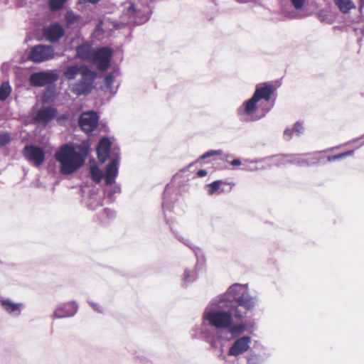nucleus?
Here are the masks:
<instances>
[{
	"mask_svg": "<svg viewBox=\"0 0 364 364\" xmlns=\"http://www.w3.org/2000/svg\"><path fill=\"white\" fill-rule=\"evenodd\" d=\"M250 309L248 284H235L212 301L204 311L203 318L218 330L220 340L229 341L240 336L246 329L242 322L233 323L232 318L241 320Z\"/></svg>",
	"mask_w": 364,
	"mask_h": 364,
	"instance_id": "obj_1",
	"label": "nucleus"
},
{
	"mask_svg": "<svg viewBox=\"0 0 364 364\" xmlns=\"http://www.w3.org/2000/svg\"><path fill=\"white\" fill-rule=\"evenodd\" d=\"M276 87L270 83L256 85L252 96V121L263 117L274 106L276 100Z\"/></svg>",
	"mask_w": 364,
	"mask_h": 364,
	"instance_id": "obj_2",
	"label": "nucleus"
},
{
	"mask_svg": "<svg viewBox=\"0 0 364 364\" xmlns=\"http://www.w3.org/2000/svg\"><path fill=\"white\" fill-rule=\"evenodd\" d=\"M86 152H79L68 144L63 145L55 154V160L60 164V172L70 175L84 164Z\"/></svg>",
	"mask_w": 364,
	"mask_h": 364,
	"instance_id": "obj_3",
	"label": "nucleus"
},
{
	"mask_svg": "<svg viewBox=\"0 0 364 364\" xmlns=\"http://www.w3.org/2000/svg\"><path fill=\"white\" fill-rule=\"evenodd\" d=\"M95 79V73L91 70L82 73L77 80L68 82L69 90L77 96L87 95L92 91Z\"/></svg>",
	"mask_w": 364,
	"mask_h": 364,
	"instance_id": "obj_4",
	"label": "nucleus"
},
{
	"mask_svg": "<svg viewBox=\"0 0 364 364\" xmlns=\"http://www.w3.org/2000/svg\"><path fill=\"white\" fill-rule=\"evenodd\" d=\"M277 159L279 165L291 163L299 166H308L316 164L319 161L318 157L316 155L308 154L278 156Z\"/></svg>",
	"mask_w": 364,
	"mask_h": 364,
	"instance_id": "obj_5",
	"label": "nucleus"
},
{
	"mask_svg": "<svg viewBox=\"0 0 364 364\" xmlns=\"http://www.w3.org/2000/svg\"><path fill=\"white\" fill-rule=\"evenodd\" d=\"M58 79L56 70H50L32 73L29 77V83L33 87H43L54 83Z\"/></svg>",
	"mask_w": 364,
	"mask_h": 364,
	"instance_id": "obj_6",
	"label": "nucleus"
},
{
	"mask_svg": "<svg viewBox=\"0 0 364 364\" xmlns=\"http://www.w3.org/2000/svg\"><path fill=\"white\" fill-rule=\"evenodd\" d=\"M55 51L51 46L39 44L31 48L28 59L34 63H41L54 58Z\"/></svg>",
	"mask_w": 364,
	"mask_h": 364,
	"instance_id": "obj_7",
	"label": "nucleus"
},
{
	"mask_svg": "<svg viewBox=\"0 0 364 364\" xmlns=\"http://www.w3.org/2000/svg\"><path fill=\"white\" fill-rule=\"evenodd\" d=\"M112 50L107 47H102L94 50L90 62L94 63L100 70H105L110 64Z\"/></svg>",
	"mask_w": 364,
	"mask_h": 364,
	"instance_id": "obj_8",
	"label": "nucleus"
},
{
	"mask_svg": "<svg viewBox=\"0 0 364 364\" xmlns=\"http://www.w3.org/2000/svg\"><path fill=\"white\" fill-rule=\"evenodd\" d=\"M23 156L36 166H40L45 161L43 150L37 146L27 145L22 151Z\"/></svg>",
	"mask_w": 364,
	"mask_h": 364,
	"instance_id": "obj_9",
	"label": "nucleus"
},
{
	"mask_svg": "<svg viewBox=\"0 0 364 364\" xmlns=\"http://www.w3.org/2000/svg\"><path fill=\"white\" fill-rule=\"evenodd\" d=\"M78 310L77 304L73 301L67 303H62L57 306L53 316L55 318H63L74 316Z\"/></svg>",
	"mask_w": 364,
	"mask_h": 364,
	"instance_id": "obj_10",
	"label": "nucleus"
},
{
	"mask_svg": "<svg viewBox=\"0 0 364 364\" xmlns=\"http://www.w3.org/2000/svg\"><path fill=\"white\" fill-rule=\"evenodd\" d=\"M98 116L95 112H84L79 119V124L82 131L92 132L97 126Z\"/></svg>",
	"mask_w": 364,
	"mask_h": 364,
	"instance_id": "obj_11",
	"label": "nucleus"
},
{
	"mask_svg": "<svg viewBox=\"0 0 364 364\" xmlns=\"http://www.w3.org/2000/svg\"><path fill=\"white\" fill-rule=\"evenodd\" d=\"M269 355V350L259 341L252 345V364H262Z\"/></svg>",
	"mask_w": 364,
	"mask_h": 364,
	"instance_id": "obj_12",
	"label": "nucleus"
},
{
	"mask_svg": "<svg viewBox=\"0 0 364 364\" xmlns=\"http://www.w3.org/2000/svg\"><path fill=\"white\" fill-rule=\"evenodd\" d=\"M90 71L85 65H71L66 67L63 72V76L68 82H73L82 77V73Z\"/></svg>",
	"mask_w": 364,
	"mask_h": 364,
	"instance_id": "obj_13",
	"label": "nucleus"
},
{
	"mask_svg": "<svg viewBox=\"0 0 364 364\" xmlns=\"http://www.w3.org/2000/svg\"><path fill=\"white\" fill-rule=\"evenodd\" d=\"M119 165V156H116L111 159L105 170V181L106 185H112L115 183V178L118 175Z\"/></svg>",
	"mask_w": 364,
	"mask_h": 364,
	"instance_id": "obj_14",
	"label": "nucleus"
},
{
	"mask_svg": "<svg viewBox=\"0 0 364 364\" xmlns=\"http://www.w3.org/2000/svg\"><path fill=\"white\" fill-rule=\"evenodd\" d=\"M250 337L242 336L235 341L228 350L230 356H237L242 354L250 348Z\"/></svg>",
	"mask_w": 364,
	"mask_h": 364,
	"instance_id": "obj_15",
	"label": "nucleus"
},
{
	"mask_svg": "<svg viewBox=\"0 0 364 364\" xmlns=\"http://www.w3.org/2000/svg\"><path fill=\"white\" fill-rule=\"evenodd\" d=\"M57 114V109L50 107H44L38 110L34 120L39 124L46 126Z\"/></svg>",
	"mask_w": 364,
	"mask_h": 364,
	"instance_id": "obj_16",
	"label": "nucleus"
},
{
	"mask_svg": "<svg viewBox=\"0 0 364 364\" xmlns=\"http://www.w3.org/2000/svg\"><path fill=\"white\" fill-rule=\"evenodd\" d=\"M65 31L59 23H53L44 28L46 38L50 43L58 41L64 35Z\"/></svg>",
	"mask_w": 364,
	"mask_h": 364,
	"instance_id": "obj_17",
	"label": "nucleus"
},
{
	"mask_svg": "<svg viewBox=\"0 0 364 364\" xmlns=\"http://www.w3.org/2000/svg\"><path fill=\"white\" fill-rule=\"evenodd\" d=\"M0 304L6 312L14 316H18L23 306L22 303H15L8 298L1 299Z\"/></svg>",
	"mask_w": 364,
	"mask_h": 364,
	"instance_id": "obj_18",
	"label": "nucleus"
},
{
	"mask_svg": "<svg viewBox=\"0 0 364 364\" xmlns=\"http://www.w3.org/2000/svg\"><path fill=\"white\" fill-rule=\"evenodd\" d=\"M111 142L107 137L100 139L97 147V157L100 162L104 163L109 156Z\"/></svg>",
	"mask_w": 364,
	"mask_h": 364,
	"instance_id": "obj_19",
	"label": "nucleus"
},
{
	"mask_svg": "<svg viewBox=\"0 0 364 364\" xmlns=\"http://www.w3.org/2000/svg\"><path fill=\"white\" fill-rule=\"evenodd\" d=\"M145 9L146 12L144 11L142 14L139 9L136 8L133 3H131L127 12L130 16L135 17L134 21L136 24H141L147 21L149 18V8L146 7Z\"/></svg>",
	"mask_w": 364,
	"mask_h": 364,
	"instance_id": "obj_20",
	"label": "nucleus"
},
{
	"mask_svg": "<svg viewBox=\"0 0 364 364\" xmlns=\"http://www.w3.org/2000/svg\"><path fill=\"white\" fill-rule=\"evenodd\" d=\"M93 52L91 45L88 43H82L76 48L77 57L89 62L92 58Z\"/></svg>",
	"mask_w": 364,
	"mask_h": 364,
	"instance_id": "obj_21",
	"label": "nucleus"
},
{
	"mask_svg": "<svg viewBox=\"0 0 364 364\" xmlns=\"http://www.w3.org/2000/svg\"><path fill=\"white\" fill-rule=\"evenodd\" d=\"M237 114L241 121L250 120V99L246 100L237 109Z\"/></svg>",
	"mask_w": 364,
	"mask_h": 364,
	"instance_id": "obj_22",
	"label": "nucleus"
},
{
	"mask_svg": "<svg viewBox=\"0 0 364 364\" xmlns=\"http://www.w3.org/2000/svg\"><path fill=\"white\" fill-rule=\"evenodd\" d=\"M252 164H253V161H252ZM254 164H255L254 166L252 165V171L254 168L257 169V170L264 168L265 167L269 166L272 164H275V165L279 166L277 156L266 158V159H262L259 161H255L254 162Z\"/></svg>",
	"mask_w": 364,
	"mask_h": 364,
	"instance_id": "obj_23",
	"label": "nucleus"
},
{
	"mask_svg": "<svg viewBox=\"0 0 364 364\" xmlns=\"http://www.w3.org/2000/svg\"><path fill=\"white\" fill-rule=\"evenodd\" d=\"M197 279V272L194 267L191 268H186L184 269L182 282L183 285H188L193 282Z\"/></svg>",
	"mask_w": 364,
	"mask_h": 364,
	"instance_id": "obj_24",
	"label": "nucleus"
},
{
	"mask_svg": "<svg viewBox=\"0 0 364 364\" xmlns=\"http://www.w3.org/2000/svg\"><path fill=\"white\" fill-rule=\"evenodd\" d=\"M90 174L92 179L97 183H100L104 176L102 171L95 164L90 166Z\"/></svg>",
	"mask_w": 364,
	"mask_h": 364,
	"instance_id": "obj_25",
	"label": "nucleus"
},
{
	"mask_svg": "<svg viewBox=\"0 0 364 364\" xmlns=\"http://www.w3.org/2000/svg\"><path fill=\"white\" fill-rule=\"evenodd\" d=\"M11 87L8 81L4 82L0 85V101H5L11 95Z\"/></svg>",
	"mask_w": 364,
	"mask_h": 364,
	"instance_id": "obj_26",
	"label": "nucleus"
},
{
	"mask_svg": "<svg viewBox=\"0 0 364 364\" xmlns=\"http://www.w3.org/2000/svg\"><path fill=\"white\" fill-rule=\"evenodd\" d=\"M175 237L181 243L191 248L193 252L196 251L197 247L191 241V240L186 235L181 234L178 232H173Z\"/></svg>",
	"mask_w": 364,
	"mask_h": 364,
	"instance_id": "obj_27",
	"label": "nucleus"
},
{
	"mask_svg": "<svg viewBox=\"0 0 364 364\" xmlns=\"http://www.w3.org/2000/svg\"><path fill=\"white\" fill-rule=\"evenodd\" d=\"M334 2L343 13H348L353 8V4L351 0H334Z\"/></svg>",
	"mask_w": 364,
	"mask_h": 364,
	"instance_id": "obj_28",
	"label": "nucleus"
},
{
	"mask_svg": "<svg viewBox=\"0 0 364 364\" xmlns=\"http://www.w3.org/2000/svg\"><path fill=\"white\" fill-rule=\"evenodd\" d=\"M68 0H48V6L52 11L60 10Z\"/></svg>",
	"mask_w": 364,
	"mask_h": 364,
	"instance_id": "obj_29",
	"label": "nucleus"
},
{
	"mask_svg": "<svg viewBox=\"0 0 364 364\" xmlns=\"http://www.w3.org/2000/svg\"><path fill=\"white\" fill-rule=\"evenodd\" d=\"M87 205L92 210H95L97 207L101 206V197L97 194L92 195L89 199Z\"/></svg>",
	"mask_w": 364,
	"mask_h": 364,
	"instance_id": "obj_30",
	"label": "nucleus"
},
{
	"mask_svg": "<svg viewBox=\"0 0 364 364\" xmlns=\"http://www.w3.org/2000/svg\"><path fill=\"white\" fill-rule=\"evenodd\" d=\"M353 154V150H350V151H347L346 152L341 153V154H336V155L328 156L327 157V161L328 162H332V161H336V160L343 159L345 157L348 156H352Z\"/></svg>",
	"mask_w": 364,
	"mask_h": 364,
	"instance_id": "obj_31",
	"label": "nucleus"
},
{
	"mask_svg": "<svg viewBox=\"0 0 364 364\" xmlns=\"http://www.w3.org/2000/svg\"><path fill=\"white\" fill-rule=\"evenodd\" d=\"M221 184H222L221 181H215L213 183L208 184L206 186V190H207L208 194L213 195L215 192H217L219 190Z\"/></svg>",
	"mask_w": 364,
	"mask_h": 364,
	"instance_id": "obj_32",
	"label": "nucleus"
},
{
	"mask_svg": "<svg viewBox=\"0 0 364 364\" xmlns=\"http://www.w3.org/2000/svg\"><path fill=\"white\" fill-rule=\"evenodd\" d=\"M65 18L68 25H73L77 22L79 16L75 15L73 11H68Z\"/></svg>",
	"mask_w": 364,
	"mask_h": 364,
	"instance_id": "obj_33",
	"label": "nucleus"
},
{
	"mask_svg": "<svg viewBox=\"0 0 364 364\" xmlns=\"http://www.w3.org/2000/svg\"><path fill=\"white\" fill-rule=\"evenodd\" d=\"M223 154V151L221 149L218 150H210L203 155L200 156L199 158V160H204L208 157L213 156H220Z\"/></svg>",
	"mask_w": 364,
	"mask_h": 364,
	"instance_id": "obj_34",
	"label": "nucleus"
},
{
	"mask_svg": "<svg viewBox=\"0 0 364 364\" xmlns=\"http://www.w3.org/2000/svg\"><path fill=\"white\" fill-rule=\"evenodd\" d=\"M11 136L6 132L0 133V148L4 147L11 141Z\"/></svg>",
	"mask_w": 364,
	"mask_h": 364,
	"instance_id": "obj_35",
	"label": "nucleus"
},
{
	"mask_svg": "<svg viewBox=\"0 0 364 364\" xmlns=\"http://www.w3.org/2000/svg\"><path fill=\"white\" fill-rule=\"evenodd\" d=\"M114 77L115 75L113 73H110L105 77V83L107 89H112V86L114 81Z\"/></svg>",
	"mask_w": 364,
	"mask_h": 364,
	"instance_id": "obj_36",
	"label": "nucleus"
},
{
	"mask_svg": "<svg viewBox=\"0 0 364 364\" xmlns=\"http://www.w3.org/2000/svg\"><path fill=\"white\" fill-rule=\"evenodd\" d=\"M293 129L297 136L301 135L304 132V127L300 122L295 123Z\"/></svg>",
	"mask_w": 364,
	"mask_h": 364,
	"instance_id": "obj_37",
	"label": "nucleus"
},
{
	"mask_svg": "<svg viewBox=\"0 0 364 364\" xmlns=\"http://www.w3.org/2000/svg\"><path fill=\"white\" fill-rule=\"evenodd\" d=\"M292 5L294 6V7L299 10V9H301L303 6H304V4L305 2V0H290Z\"/></svg>",
	"mask_w": 364,
	"mask_h": 364,
	"instance_id": "obj_38",
	"label": "nucleus"
},
{
	"mask_svg": "<svg viewBox=\"0 0 364 364\" xmlns=\"http://www.w3.org/2000/svg\"><path fill=\"white\" fill-rule=\"evenodd\" d=\"M293 133H295L293 128L292 129H291V128L286 129L284 132V139L286 140H289L290 139H291Z\"/></svg>",
	"mask_w": 364,
	"mask_h": 364,
	"instance_id": "obj_39",
	"label": "nucleus"
},
{
	"mask_svg": "<svg viewBox=\"0 0 364 364\" xmlns=\"http://www.w3.org/2000/svg\"><path fill=\"white\" fill-rule=\"evenodd\" d=\"M88 303L95 311L99 313H102L103 311V309L100 304L90 301H88Z\"/></svg>",
	"mask_w": 364,
	"mask_h": 364,
	"instance_id": "obj_40",
	"label": "nucleus"
},
{
	"mask_svg": "<svg viewBox=\"0 0 364 364\" xmlns=\"http://www.w3.org/2000/svg\"><path fill=\"white\" fill-rule=\"evenodd\" d=\"M104 213L107 215V218H112L114 215V212L108 208L104 209Z\"/></svg>",
	"mask_w": 364,
	"mask_h": 364,
	"instance_id": "obj_41",
	"label": "nucleus"
},
{
	"mask_svg": "<svg viewBox=\"0 0 364 364\" xmlns=\"http://www.w3.org/2000/svg\"><path fill=\"white\" fill-rule=\"evenodd\" d=\"M208 174V172L205 169H201V170H199L198 172H197V175L199 176V177H204L205 176H207Z\"/></svg>",
	"mask_w": 364,
	"mask_h": 364,
	"instance_id": "obj_42",
	"label": "nucleus"
},
{
	"mask_svg": "<svg viewBox=\"0 0 364 364\" xmlns=\"http://www.w3.org/2000/svg\"><path fill=\"white\" fill-rule=\"evenodd\" d=\"M241 161L240 159H234L230 162V164L233 166H238L241 165Z\"/></svg>",
	"mask_w": 364,
	"mask_h": 364,
	"instance_id": "obj_43",
	"label": "nucleus"
},
{
	"mask_svg": "<svg viewBox=\"0 0 364 364\" xmlns=\"http://www.w3.org/2000/svg\"><path fill=\"white\" fill-rule=\"evenodd\" d=\"M363 137H364V134H363V136H361L360 137H359V138H355V139H354L353 140H352V141H351V142H356V141H358L359 139H363ZM349 143H350V141Z\"/></svg>",
	"mask_w": 364,
	"mask_h": 364,
	"instance_id": "obj_44",
	"label": "nucleus"
},
{
	"mask_svg": "<svg viewBox=\"0 0 364 364\" xmlns=\"http://www.w3.org/2000/svg\"><path fill=\"white\" fill-rule=\"evenodd\" d=\"M209 342H210V343L211 344L212 346H213V347L216 346V343H215L214 340H210V341H209Z\"/></svg>",
	"mask_w": 364,
	"mask_h": 364,
	"instance_id": "obj_45",
	"label": "nucleus"
},
{
	"mask_svg": "<svg viewBox=\"0 0 364 364\" xmlns=\"http://www.w3.org/2000/svg\"><path fill=\"white\" fill-rule=\"evenodd\" d=\"M162 205H163V209H164V211H165L166 208H168V206L166 203V202H164Z\"/></svg>",
	"mask_w": 364,
	"mask_h": 364,
	"instance_id": "obj_46",
	"label": "nucleus"
},
{
	"mask_svg": "<svg viewBox=\"0 0 364 364\" xmlns=\"http://www.w3.org/2000/svg\"><path fill=\"white\" fill-rule=\"evenodd\" d=\"M86 1L91 4H95V3L98 2L100 0H86Z\"/></svg>",
	"mask_w": 364,
	"mask_h": 364,
	"instance_id": "obj_47",
	"label": "nucleus"
},
{
	"mask_svg": "<svg viewBox=\"0 0 364 364\" xmlns=\"http://www.w3.org/2000/svg\"><path fill=\"white\" fill-rule=\"evenodd\" d=\"M239 3H247L249 0H236Z\"/></svg>",
	"mask_w": 364,
	"mask_h": 364,
	"instance_id": "obj_48",
	"label": "nucleus"
},
{
	"mask_svg": "<svg viewBox=\"0 0 364 364\" xmlns=\"http://www.w3.org/2000/svg\"><path fill=\"white\" fill-rule=\"evenodd\" d=\"M193 164H194V163H191V164H190L189 167H191V166H193Z\"/></svg>",
	"mask_w": 364,
	"mask_h": 364,
	"instance_id": "obj_49",
	"label": "nucleus"
}]
</instances>
